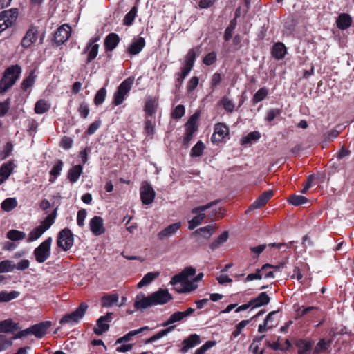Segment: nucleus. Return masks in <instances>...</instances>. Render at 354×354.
I'll list each match as a JSON object with an SVG mask.
<instances>
[{
  "label": "nucleus",
  "instance_id": "obj_14",
  "mask_svg": "<svg viewBox=\"0 0 354 354\" xmlns=\"http://www.w3.org/2000/svg\"><path fill=\"white\" fill-rule=\"evenodd\" d=\"M153 306L150 295L146 297L144 293L140 292L136 295L134 301V307L136 310H143Z\"/></svg>",
  "mask_w": 354,
  "mask_h": 354
},
{
  "label": "nucleus",
  "instance_id": "obj_27",
  "mask_svg": "<svg viewBox=\"0 0 354 354\" xmlns=\"http://www.w3.org/2000/svg\"><path fill=\"white\" fill-rule=\"evenodd\" d=\"M336 22L339 29L346 30L351 26L352 19L348 14L342 13L339 15Z\"/></svg>",
  "mask_w": 354,
  "mask_h": 354
},
{
  "label": "nucleus",
  "instance_id": "obj_29",
  "mask_svg": "<svg viewBox=\"0 0 354 354\" xmlns=\"http://www.w3.org/2000/svg\"><path fill=\"white\" fill-rule=\"evenodd\" d=\"M18 324L14 323L11 319L0 321V333H10L18 329Z\"/></svg>",
  "mask_w": 354,
  "mask_h": 354
},
{
  "label": "nucleus",
  "instance_id": "obj_30",
  "mask_svg": "<svg viewBox=\"0 0 354 354\" xmlns=\"http://www.w3.org/2000/svg\"><path fill=\"white\" fill-rule=\"evenodd\" d=\"M270 300L266 292H261L257 298L250 300V304H252L254 308L260 307L268 304Z\"/></svg>",
  "mask_w": 354,
  "mask_h": 354
},
{
  "label": "nucleus",
  "instance_id": "obj_56",
  "mask_svg": "<svg viewBox=\"0 0 354 354\" xmlns=\"http://www.w3.org/2000/svg\"><path fill=\"white\" fill-rule=\"evenodd\" d=\"M221 104L223 106L224 109L229 113H232L235 106L234 102L227 97H223L222 98Z\"/></svg>",
  "mask_w": 354,
  "mask_h": 354
},
{
  "label": "nucleus",
  "instance_id": "obj_3",
  "mask_svg": "<svg viewBox=\"0 0 354 354\" xmlns=\"http://www.w3.org/2000/svg\"><path fill=\"white\" fill-rule=\"evenodd\" d=\"M218 203V200L212 201L210 203H207L206 205L198 206L194 207L192 209V213L196 214V216L189 221L188 222V227L189 230H194L197 226L201 225L204 219L206 218V214L203 213L204 211L212 208L213 206L216 205Z\"/></svg>",
  "mask_w": 354,
  "mask_h": 354
},
{
  "label": "nucleus",
  "instance_id": "obj_17",
  "mask_svg": "<svg viewBox=\"0 0 354 354\" xmlns=\"http://www.w3.org/2000/svg\"><path fill=\"white\" fill-rule=\"evenodd\" d=\"M51 326V322L46 321L30 326V333L37 338L43 337L47 332V330Z\"/></svg>",
  "mask_w": 354,
  "mask_h": 354
},
{
  "label": "nucleus",
  "instance_id": "obj_32",
  "mask_svg": "<svg viewBox=\"0 0 354 354\" xmlns=\"http://www.w3.org/2000/svg\"><path fill=\"white\" fill-rule=\"evenodd\" d=\"M198 285L193 281L186 280L183 285L175 287L176 290L179 293L190 292L195 290Z\"/></svg>",
  "mask_w": 354,
  "mask_h": 354
},
{
  "label": "nucleus",
  "instance_id": "obj_44",
  "mask_svg": "<svg viewBox=\"0 0 354 354\" xmlns=\"http://www.w3.org/2000/svg\"><path fill=\"white\" fill-rule=\"evenodd\" d=\"M184 318V315H183L182 312L177 311L174 313L172 315H170L169 319L162 324V326H167L169 325H171L172 324H174L176 322L182 321Z\"/></svg>",
  "mask_w": 354,
  "mask_h": 354
},
{
  "label": "nucleus",
  "instance_id": "obj_49",
  "mask_svg": "<svg viewBox=\"0 0 354 354\" xmlns=\"http://www.w3.org/2000/svg\"><path fill=\"white\" fill-rule=\"evenodd\" d=\"M137 8L133 6L131 10L126 14L123 19V24L125 26H131L133 23L136 14H137Z\"/></svg>",
  "mask_w": 354,
  "mask_h": 354
},
{
  "label": "nucleus",
  "instance_id": "obj_22",
  "mask_svg": "<svg viewBox=\"0 0 354 354\" xmlns=\"http://www.w3.org/2000/svg\"><path fill=\"white\" fill-rule=\"evenodd\" d=\"M201 111H197L189 119L185 124L186 133L194 135L198 129L197 121L200 117Z\"/></svg>",
  "mask_w": 354,
  "mask_h": 354
},
{
  "label": "nucleus",
  "instance_id": "obj_51",
  "mask_svg": "<svg viewBox=\"0 0 354 354\" xmlns=\"http://www.w3.org/2000/svg\"><path fill=\"white\" fill-rule=\"evenodd\" d=\"M15 270V263L10 260L0 262V273L10 272Z\"/></svg>",
  "mask_w": 354,
  "mask_h": 354
},
{
  "label": "nucleus",
  "instance_id": "obj_48",
  "mask_svg": "<svg viewBox=\"0 0 354 354\" xmlns=\"http://www.w3.org/2000/svg\"><path fill=\"white\" fill-rule=\"evenodd\" d=\"M26 236L25 232L17 230H11L7 233V238L11 241H20Z\"/></svg>",
  "mask_w": 354,
  "mask_h": 354
},
{
  "label": "nucleus",
  "instance_id": "obj_23",
  "mask_svg": "<svg viewBox=\"0 0 354 354\" xmlns=\"http://www.w3.org/2000/svg\"><path fill=\"white\" fill-rule=\"evenodd\" d=\"M37 38V30L34 28H30L26 32L25 36L22 38L21 44L24 48H28L35 41H36Z\"/></svg>",
  "mask_w": 354,
  "mask_h": 354
},
{
  "label": "nucleus",
  "instance_id": "obj_53",
  "mask_svg": "<svg viewBox=\"0 0 354 354\" xmlns=\"http://www.w3.org/2000/svg\"><path fill=\"white\" fill-rule=\"evenodd\" d=\"M308 199L305 196L301 195H292L289 197L288 202L290 204L298 206L307 203Z\"/></svg>",
  "mask_w": 354,
  "mask_h": 354
},
{
  "label": "nucleus",
  "instance_id": "obj_38",
  "mask_svg": "<svg viewBox=\"0 0 354 354\" xmlns=\"http://www.w3.org/2000/svg\"><path fill=\"white\" fill-rule=\"evenodd\" d=\"M175 328V326H171L168 328H167L165 330L159 331L157 334L153 335L150 338L146 340V344L152 343L165 336H166L167 334H169L170 332H171Z\"/></svg>",
  "mask_w": 354,
  "mask_h": 354
},
{
  "label": "nucleus",
  "instance_id": "obj_59",
  "mask_svg": "<svg viewBox=\"0 0 354 354\" xmlns=\"http://www.w3.org/2000/svg\"><path fill=\"white\" fill-rule=\"evenodd\" d=\"M249 320H242L236 326L235 330L232 332V335L237 337L241 333L242 330L248 324Z\"/></svg>",
  "mask_w": 354,
  "mask_h": 354
},
{
  "label": "nucleus",
  "instance_id": "obj_54",
  "mask_svg": "<svg viewBox=\"0 0 354 354\" xmlns=\"http://www.w3.org/2000/svg\"><path fill=\"white\" fill-rule=\"evenodd\" d=\"M268 94V91L266 88L263 87L258 90L254 95L252 101L254 104L262 101L266 97Z\"/></svg>",
  "mask_w": 354,
  "mask_h": 354
},
{
  "label": "nucleus",
  "instance_id": "obj_47",
  "mask_svg": "<svg viewBox=\"0 0 354 354\" xmlns=\"http://www.w3.org/2000/svg\"><path fill=\"white\" fill-rule=\"evenodd\" d=\"M118 295L117 294L105 295L102 299V306L104 307H110L113 304L118 301Z\"/></svg>",
  "mask_w": 354,
  "mask_h": 354
},
{
  "label": "nucleus",
  "instance_id": "obj_15",
  "mask_svg": "<svg viewBox=\"0 0 354 354\" xmlns=\"http://www.w3.org/2000/svg\"><path fill=\"white\" fill-rule=\"evenodd\" d=\"M90 230L95 236L102 234L105 232L104 221L101 216H95L89 222Z\"/></svg>",
  "mask_w": 354,
  "mask_h": 354
},
{
  "label": "nucleus",
  "instance_id": "obj_40",
  "mask_svg": "<svg viewBox=\"0 0 354 354\" xmlns=\"http://www.w3.org/2000/svg\"><path fill=\"white\" fill-rule=\"evenodd\" d=\"M269 267H271V265L269 263L263 265L261 269H257L255 273L249 274L246 277L245 281H250L255 279H261L263 278V275L261 274V271H266Z\"/></svg>",
  "mask_w": 354,
  "mask_h": 354
},
{
  "label": "nucleus",
  "instance_id": "obj_4",
  "mask_svg": "<svg viewBox=\"0 0 354 354\" xmlns=\"http://www.w3.org/2000/svg\"><path fill=\"white\" fill-rule=\"evenodd\" d=\"M87 308L88 305L86 303H81L75 311L65 315L61 319L59 324L62 325L69 324L71 326L77 324L84 316Z\"/></svg>",
  "mask_w": 354,
  "mask_h": 354
},
{
  "label": "nucleus",
  "instance_id": "obj_20",
  "mask_svg": "<svg viewBox=\"0 0 354 354\" xmlns=\"http://www.w3.org/2000/svg\"><path fill=\"white\" fill-rule=\"evenodd\" d=\"M272 196V192L270 190L264 192L262 194H261L259 198L250 205L248 208V212L252 211L256 209H260L263 206H264L268 200Z\"/></svg>",
  "mask_w": 354,
  "mask_h": 354
},
{
  "label": "nucleus",
  "instance_id": "obj_28",
  "mask_svg": "<svg viewBox=\"0 0 354 354\" xmlns=\"http://www.w3.org/2000/svg\"><path fill=\"white\" fill-rule=\"evenodd\" d=\"M83 167L82 165H75L71 167L68 173V179L72 183L77 182L82 174Z\"/></svg>",
  "mask_w": 354,
  "mask_h": 354
},
{
  "label": "nucleus",
  "instance_id": "obj_58",
  "mask_svg": "<svg viewBox=\"0 0 354 354\" xmlns=\"http://www.w3.org/2000/svg\"><path fill=\"white\" fill-rule=\"evenodd\" d=\"M186 279L185 277H183L182 272H180L171 278L170 283L176 287L178 286V284H180V286L183 285Z\"/></svg>",
  "mask_w": 354,
  "mask_h": 354
},
{
  "label": "nucleus",
  "instance_id": "obj_61",
  "mask_svg": "<svg viewBox=\"0 0 354 354\" xmlns=\"http://www.w3.org/2000/svg\"><path fill=\"white\" fill-rule=\"evenodd\" d=\"M87 212L85 209H82L78 211L77 214V223L80 227L84 225V220L86 217Z\"/></svg>",
  "mask_w": 354,
  "mask_h": 354
},
{
  "label": "nucleus",
  "instance_id": "obj_55",
  "mask_svg": "<svg viewBox=\"0 0 354 354\" xmlns=\"http://www.w3.org/2000/svg\"><path fill=\"white\" fill-rule=\"evenodd\" d=\"M106 95V90L104 88H100L96 93L94 98V103L98 106L103 103Z\"/></svg>",
  "mask_w": 354,
  "mask_h": 354
},
{
  "label": "nucleus",
  "instance_id": "obj_63",
  "mask_svg": "<svg viewBox=\"0 0 354 354\" xmlns=\"http://www.w3.org/2000/svg\"><path fill=\"white\" fill-rule=\"evenodd\" d=\"M216 60V53L215 52H211L206 55L203 58V63L207 66L213 64Z\"/></svg>",
  "mask_w": 354,
  "mask_h": 354
},
{
  "label": "nucleus",
  "instance_id": "obj_1",
  "mask_svg": "<svg viewBox=\"0 0 354 354\" xmlns=\"http://www.w3.org/2000/svg\"><path fill=\"white\" fill-rule=\"evenodd\" d=\"M196 57V50L194 48L191 49L185 56L184 66L181 68L180 73L176 75L177 79L175 85L176 89H179L182 86L185 78L192 69Z\"/></svg>",
  "mask_w": 354,
  "mask_h": 354
},
{
  "label": "nucleus",
  "instance_id": "obj_52",
  "mask_svg": "<svg viewBox=\"0 0 354 354\" xmlns=\"http://www.w3.org/2000/svg\"><path fill=\"white\" fill-rule=\"evenodd\" d=\"M205 149V145L202 141H198L191 149L190 156L192 157H199L203 154Z\"/></svg>",
  "mask_w": 354,
  "mask_h": 354
},
{
  "label": "nucleus",
  "instance_id": "obj_25",
  "mask_svg": "<svg viewBox=\"0 0 354 354\" xmlns=\"http://www.w3.org/2000/svg\"><path fill=\"white\" fill-rule=\"evenodd\" d=\"M13 165L11 162L3 163L0 167V185L3 183L10 176L13 171Z\"/></svg>",
  "mask_w": 354,
  "mask_h": 354
},
{
  "label": "nucleus",
  "instance_id": "obj_35",
  "mask_svg": "<svg viewBox=\"0 0 354 354\" xmlns=\"http://www.w3.org/2000/svg\"><path fill=\"white\" fill-rule=\"evenodd\" d=\"M147 330H149V327L148 326H144V327H142V328H140L139 329L129 331L124 336H123V337L119 338L118 339H117L116 344H121L122 342H127V341L130 340L132 337H133V336H135L136 335H138V334H140V333H141L143 331Z\"/></svg>",
  "mask_w": 354,
  "mask_h": 354
},
{
  "label": "nucleus",
  "instance_id": "obj_60",
  "mask_svg": "<svg viewBox=\"0 0 354 354\" xmlns=\"http://www.w3.org/2000/svg\"><path fill=\"white\" fill-rule=\"evenodd\" d=\"M185 111L184 106L179 104L174 109L171 115L175 119H180L184 115Z\"/></svg>",
  "mask_w": 354,
  "mask_h": 354
},
{
  "label": "nucleus",
  "instance_id": "obj_18",
  "mask_svg": "<svg viewBox=\"0 0 354 354\" xmlns=\"http://www.w3.org/2000/svg\"><path fill=\"white\" fill-rule=\"evenodd\" d=\"M229 133L228 127L223 123H218L214 127V132L212 136V142H220Z\"/></svg>",
  "mask_w": 354,
  "mask_h": 354
},
{
  "label": "nucleus",
  "instance_id": "obj_45",
  "mask_svg": "<svg viewBox=\"0 0 354 354\" xmlns=\"http://www.w3.org/2000/svg\"><path fill=\"white\" fill-rule=\"evenodd\" d=\"M45 232L39 226L35 227L29 234L27 242L31 243L39 239Z\"/></svg>",
  "mask_w": 354,
  "mask_h": 354
},
{
  "label": "nucleus",
  "instance_id": "obj_5",
  "mask_svg": "<svg viewBox=\"0 0 354 354\" xmlns=\"http://www.w3.org/2000/svg\"><path fill=\"white\" fill-rule=\"evenodd\" d=\"M134 78L129 77L124 80L118 86L117 91L114 94L113 104L115 106L121 104L125 96L130 91L133 84Z\"/></svg>",
  "mask_w": 354,
  "mask_h": 354
},
{
  "label": "nucleus",
  "instance_id": "obj_43",
  "mask_svg": "<svg viewBox=\"0 0 354 354\" xmlns=\"http://www.w3.org/2000/svg\"><path fill=\"white\" fill-rule=\"evenodd\" d=\"M19 296V292L18 291H1L0 292V301L1 302H8L14 299L17 298Z\"/></svg>",
  "mask_w": 354,
  "mask_h": 354
},
{
  "label": "nucleus",
  "instance_id": "obj_19",
  "mask_svg": "<svg viewBox=\"0 0 354 354\" xmlns=\"http://www.w3.org/2000/svg\"><path fill=\"white\" fill-rule=\"evenodd\" d=\"M200 342V336L197 334H192L182 342L183 347L180 351L183 353H186L189 349L199 344Z\"/></svg>",
  "mask_w": 354,
  "mask_h": 354
},
{
  "label": "nucleus",
  "instance_id": "obj_10",
  "mask_svg": "<svg viewBox=\"0 0 354 354\" xmlns=\"http://www.w3.org/2000/svg\"><path fill=\"white\" fill-rule=\"evenodd\" d=\"M150 296L153 306L167 304L173 299L167 289H160Z\"/></svg>",
  "mask_w": 354,
  "mask_h": 354
},
{
  "label": "nucleus",
  "instance_id": "obj_7",
  "mask_svg": "<svg viewBox=\"0 0 354 354\" xmlns=\"http://www.w3.org/2000/svg\"><path fill=\"white\" fill-rule=\"evenodd\" d=\"M18 16L17 9L4 10L0 13V32H2L11 26Z\"/></svg>",
  "mask_w": 354,
  "mask_h": 354
},
{
  "label": "nucleus",
  "instance_id": "obj_36",
  "mask_svg": "<svg viewBox=\"0 0 354 354\" xmlns=\"http://www.w3.org/2000/svg\"><path fill=\"white\" fill-rule=\"evenodd\" d=\"M295 344L298 348V354H308L312 348L311 342L303 339L297 340Z\"/></svg>",
  "mask_w": 354,
  "mask_h": 354
},
{
  "label": "nucleus",
  "instance_id": "obj_57",
  "mask_svg": "<svg viewBox=\"0 0 354 354\" xmlns=\"http://www.w3.org/2000/svg\"><path fill=\"white\" fill-rule=\"evenodd\" d=\"M216 344V341H207L202 346L198 348L194 354H205L209 348L214 347Z\"/></svg>",
  "mask_w": 354,
  "mask_h": 354
},
{
  "label": "nucleus",
  "instance_id": "obj_26",
  "mask_svg": "<svg viewBox=\"0 0 354 354\" xmlns=\"http://www.w3.org/2000/svg\"><path fill=\"white\" fill-rule=\"evenodd\" d=\"M216 227L212 225L201 227L196 230L194 234H198L205 240H208L214 234Z\"/></svg>",
  "mask_w": 354,
  "mask_h": 354
},
{
  "label": "nucleus",
  "instance_id": "obj_12",
  "mask_svg": "<svg viewBox=\"0 0 354 354\" xmlns=\"http://www.w3.org/2000/svg\"><path fill=\"white\" fill-rule=\"evenodd\" d=\"M98 38H92L88 42L83 54H87L86 64L92 62L97 55L99 51V45L96 44Z\"/></svg>",
  "mask_w": 354,
  "mask_h": 354
},
{
  "label": "nucleus",
  "instance_id": "obj_50",
  "mask_svg": "<svg viewBox=\"0 0 354 354\" xmlns=\"http://www.w3.org/2000/svg\"><path fill=\"white\" fill-rule=\"evenodd\" d=\"M157 107V103L155 100L148 99L145 104V111L148 116H152L155 113Z\"/></svg>",
  "mask_w": 354,
  "mask_h": 354
},
{
  "label": "nucleus",
  "instance_id": "obj_64",
  "mask_svg": "<svg viewBox=\"0 0 354 354\" xmlns=\"http://www.w3.org/2000/svg\"><path fill=\"white\" fill-rule=\"evenodd\" d=\"M89 111L88 105L85 102H82L78 108V112L83 118H87Z\"/></svg>",
  "mask_w": 354,
  "mask_h": 354
},
{
  "label": "nucleus",
  "instance_id": "obj_33",
  "mask_svg": "<svg viewBox=\"0 0 354 354\" xmlns=\"http://www.w3.org/2000/svg\"><path fill=\"white\" fill-rule=\"evenodd\" d=\"M286 53V48L283 43L278 42L272 48V56L277 59L283 58Z\"/></svg>",
  "mask_w": 354,
  "mask_h": 354
},
{
  "label": "nucleus",
  "instance_id": "obj_34",
  "mask_svg": "<svg viewBox=\"0 0 354 354\" xmlns=\"http://www.w3.org/2000/svg\"><path fill=\"white\" fill-rule=\"evenodd\" d=\"M63 165H64V163L62 160H57L55 165L53 166V167L52 168V169L50 172V178L49 179V181L51 183H53L55 181L56 178L59 176V174L62 170Z\"/></svg>",
  "mask_w": 354,
  "mask_h": 354
},
{
  "label": "nucleus",
  "instance_id": "obj_13",
  "mask_svg": "<svg viewBox=\"0 0 354 354\" xmlns=\"http://www.w3.org/2000/svg\"><path fill=\"white\" fill-rule=\"evenodd\" d=\"M71 27L68 24L61 26L57 28L54 35L55 43L62 44L66 41L71 36Z\"/></svg>",
  "mask_w": 354,
  "mask_h": 354
},
{
  "label": "nucleus",
  "instance_id": "obj_6",
  "mask_svg": "<svg viewBox=\"0 0 354 354\" xmlns=\"http://www.w3.org/2000/svg\"><path fill=\"white\" fill-rule=\"evenodd\" d=\"M52 242V237H48L34 250L33 254L38 263H44L49 258Z\"/></svg>",
  "mask_w": 354,
  "mask_h": 354
},
{
  "label": "nucleus",
  "instance_id": "obj_31",
  "mask_svg": "<svg viewBox=\"0 0 354 354\" xmlns=\"http://www.w3.org/2000/svg\"><path fill=\"white\" fill-rule=\"evenodd\" d=\"M331 345V341H326L324 339H322L317 344L313 353L314 354H320L321 353L326 352L330 353V347Z\"/></svg>",
  "mask_w": 354,
  "mask_h": 354
},
{
  "label": "nucleus",
  "instance_id": "obj_21",
  "mask_svg": "<svg viewBox=\"0 0 354 354\" xmlns=\"http://www.w3.org/2000/svg\"><path fill=\"white\" fill-rule=\"evenodd\" d=\"M145 46V39L142 37L134 38L129 45L127 51L131 55H136L142 51Z\"/></svg>",
  "mask_w": 354,
  "mask_h": 354
},
{
  "label": "nucleus",
  "instance_id": "obj_37",
  "mask_svg": "<svg viewBox=\"0 0 354 354\" xmlns=\"http://www.w3.org/2000/svg\"><path fill=\"white\" fill-rule=\"evenodd\" d=\"M50 108V104L44 100H38L35 106V111L37 114H43L47 112Z\"/></svg>",
  "mask_w": 354,
  "mask_h": 354
},
{
  "label": "nucleus",
  "instance_id": "obj_11",
  "mask_svg": "<svg viewBox=\"0 0 354 354\" xmlns=\"http://www.w3.org/2000/svg\"><path fill=\"white\" fill-rule=\"evenodd\" d=\"M112 321V313H108L106 315L101 316L97 320L94 332L97 335H101L109 329V323Z\"/></svg>",
  "mask_w": 354,
  "mask_h": 354
},
{
  "label": "nucleus",
  "instance_id": "obj_8",
  "mask_svg": "<svg viewBox=\"0 0 354 354\" xmlns=\"http://www.w3.org/2000/svg\"><path fill=\"white\" fill-rule=\"evenodd\" d=\"M73 234L69 229L65 228L59 232L57 243L58 247L63 250H70L73 245Z\"/></svg>",
  "mask_w": 354,
  "mask_h": 354
},
{
  "label": "nucleus",
  "instance_id": "obj_46",
  "mask_svg": "<svg viewBox=\"0 0 354 354\" xmlns=\"http://www.w3.org/2000/svg\"><path fill=\"white\" fill-rule=\"evenodd\" d=\"M17 205V201L15 198H8L1 203V208L6 212L12 210Z\"/></svg>",
  "mask_w": 354,
  "mask_h": 354
},
{
  "label": "nucleus",
  "instance_id": "obj_42",
  "mask_svg": "<svg viewBox=\"0 0 354 354\" xmlns=\"http://www.w3.org/2000/svg\"><path fill=\"white\" fill-rule=\"evenodd\" d=\"M228 232H223L215 241L210 244V248L214 250L218 248L222 244L227 241L228 239Z\"/></svg>",
  "mask_w": 354,
  "mask_h": 354
},
{
  "label": "nucleus",
  "instance_id": "obj_16",
  "mask_svg": "<svg viewBox=\"0 0 354 354\" xmlns=\"http://www.w3.org/2000/svg\"><path fill=\"white\" fill-rule=\"evenodd\" d=\"M181 226L182 223L180 222L172 223L159 232L157 234L158 238L160 240H165L168 239L170 236L174 235L176 232L181 227Z\"/></svg>",
  "mask_w": 354,
  "mask_h": 354
},
{
  "label": "nucleus",
  "instance_id": "obj_41",
  "mask_svg": "<svg viewBox=\"0 0 354 354\" xmlns=\"http://www.w3.org/2000/svg\"><path fill=\"white\" fill-rule=\"evenodd\" d=\"M158 275V272H148L143 277L141 281L138 283L137 286L140 288L143 286L149 285Z\"/></svg>",
  "mask_w": 354,
  "mask_h": 354
},
{
  "label": "nucleus",
  "instance_id": "obj_9",
  "mask_svg": "<svg viewBox=\"0 0 354 354\" xmlns=\"http://www.w3.org/2000/svg\"><path fill=\"white\" fill-rule=\"evenodd\" d=\"M140 194L142 203L144 205H149L153 202L156 192L148 182L144 181L141 184Z\"/></svg>",
  "mask_w": 354,
  "mask_h": 354
},
{
  "label": "nucleus",
  "instance_id": "obj_62",
  "mask_svg": "<svg viewBox=\"0 0 354 354\" xmlns=\"http://www.w3.org/2000/svg\"><path fill=\"white\" fill-rule=\"evenodd\" d=\"M35 82V76L33 73H30L22 82V88L26 91L31 87Z\"/></svg>",
  "mask_w": 354,
  "mask_h": 354
},
{
  "label": "nucleus",
  "instance_id": "obj_39",
  "mask_svg": "<svg viewBox=\"0 0 354 354\" xmlns=\"http://www.w3.org/2000/svg\"><path fill=\"white\" fill-rule=\"evenodd\" d=\"M260 137L261 134L259 131H252L243 137L241 140V143L243 145L252 143L253 142L258 140Z\"/></svg>",
  "mask_w": 354,
  "mask_h": 354
},
{
  "label": "nucleus",
  "instance_id": "obj_2",
  "mask_svg": "<svg viewBox=\"0 0 354 354\" xmlns=\"http://www.w3.org/2000/svg\"><path fill=\"white\" fill-rule=\"evenodd\" d=\"M21 68L17 65L7 68L0 82V93H3L12 86L19 78Z\"/></svg>",
  "mask_w": 354,
  "mask_h": 354
},
{
  "label": "nucleus",
  "instance_id": "obj_24",
  "mask_svg": "<svg viewBox=\"0 0 354 354\" xmlns=\"http://www.w3.org/2000/svg\"><path fill=\"white\" fill-rule=\"evenodd\" d=\"M120 37L116 33L109 34L104 40V47L106 50L112 51L119 44Z\"/></svg>",
  "mask_w": 354,
  "mask_h": 354
}]
</instances>
